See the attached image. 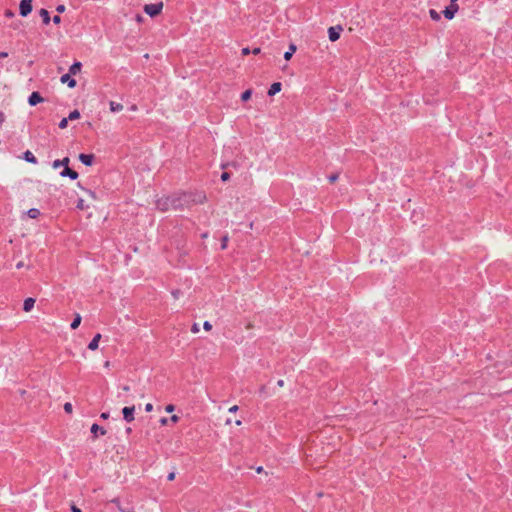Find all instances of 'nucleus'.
Wrapping results in <instances>:
<instances>
[{
    "label": "nucleus",
    "instance_id": "f257e3e1",
    "mask_svg": "<svg viewBox=\"0 0 512 512\" xmlns=\"http://www.w3.org/2000/svg\"><path fill=\"white\" fill-rule=\"evenodd\" d=\"M206 199V194L203 191L173 194L167 196L165 200L162 201V211L190 208L194 205L203 204Z\"/></svg>",
    "mask_w": 512,
    "mask_h": 512
},
{
    "label": "nucleus",
    "instance_id": "f03ea898",
    "mask_svg": "<svg viewBox=\"0 0 512 512\" xmlns=\"http://www.w3.org/2000/svg\"><path fill=\"white\" fill-rule=\"evenodd\" d=\"M85 194L87 195V199L85 198H79L77 202V208L79 210H86L90 207V204L96 200V195L94 192L90 190H84Z\"/></svg>",
    "mask_w": 512,
    "mask_h": 512
},
{
    "label": "nucleus",
    "instance_id": "7ed1b4c3",
    "mask_svg": "<svg viewBox=\"0 0 512 512\" xmlns=\"http://www.w3.org/2000/svg\"><path fill=\"white\" fill-rule=\"evenodd\" d=\"M343 31L341 25L332 26L328 29V37L331 42H335L340 38V33Z\"/></svg>",
    "mask_w": 512,
    "mask_h": 512
},
{
    "label": "nucleus",
    "instance_id": "20e7f679",
    "mask_svg": "<svg viewBox=\"0 0 512 512\" xmlns=\"http://www.w3.org/2000/svg\"><path fill=\"white\" fill-rule=\"evenodd\" d=\"M20 15L26 17L32 11V0H21Z\"/></svg>",
    "mask_w": 512,
    "mask_h": 512
},
{
    "label": "nucleus",
    "instance_id": "39448f33",
    "mask_svg": "<svg viewBox=\"0 0 512 512\" xmlns=\"http://www.w3.org/2000/svg\"><path fill=\"white\" fill-rule=\"evenodd\" d=\"M144 11L151 17L160 14V4H147L144 7Z\"/></svg>",
    "mask_w": 512,
    "mask_h": 512
},
{
    "label": "nucleus",
    "instance_id": "423d86ee",
    "mask_svg": "<svg viewBox=\"0 0 512 512\" xmlns=\"http://www.w3.org/2000/svg\"><path fill=\"white\" fill-rule=\"evenodd\" d=\"M134 411L135 407H124L122 409L123 417L127 422H132L134 420Z\"/></svg>",
    "mask_w": 512,
    "mask_h": 512
},
{
    "label": "nucleus",
    "instance_id": "0eeeda50",
    "mask_svg": "<svg viewBox=\"0 0 512 512\" xmlns=\"http://www.w3.org/2000/svg\"><path fill=\"white\" fill-rule=\"evenodd\" d=\"M458 11V5L457 4H450L448 7L445 8L443 11L444 16L447 19H452L455 16V13Z\"/></svg>",
    "mask_w": 512,
    "mask_h": 512
},
{
    "label": "nucleus",
    "instance_id": "6e6552de",
    "mask_svg": "<svg viewBox=\"0 0 512 512\" xmlns=\"http://www.w3.org/2000/svg\"><path fill=\"white\" fill-rule=\"evenodd\" d=\"M43 101H44L43 97L38 92H32L28 98V103L31 106H35Z\"/></svg>",
    "mask_w": 512,
    "mask_h": 512
},
{
    "label": "nucleus",
    "instance_id": "1a4fd4ad",
    "mask_svg": "<svg viewBox=\"0 0 512 512\" xmlns=\"http://www.w3.org/2000/svg\"><path fill=\"white\" fill-rule=\"evenodd\" d=\"M61 83L67 84L69 88H74L76 86V80L71 77V74L67 73L61 76Z\"/></svg>",
    "mask_w": 512,
    "mask_h": 512
},
{
    "label": "nucleus",
    "instance_id": "9d476101",
    "mask_svg": "<svg viewBox=\"0 0 512 512\" xmlns=\"http://www.w3.org/2000/svg\"><path fill=\"white\" fill-rule=\"evenodd\" d=\"M95 156L93 154H80L78 159L86 166H91L94 162Z\"/></svg>",
    "mask_w": 512,
    "mask_h": 512
},
{
    "label": "nucleus",
    "instance_id": "9b49d317",
    "mask_svg": "<svg viewBox=\"0 0 512 512\" xmlns=\"http://www.w3.org/2000/svg\"><path fill=\"white\" fill-rule=\"evenodd\" d=\"M62 177H70L71 179L75 180L78 178V173L72 169H70L68 166L64 168V170L60 173Z\"/></svg>",
    "mask_w": 512,
    "mask_h": 512
},
{
    "label": "nucleus",
    "instance_id": "f8f14e48",
    "mask_svg": "<svg viewBox=\"0 0 512 512\" xmlns=\"http://www.w3.org/2000/svg\"><path fill=\"white\" fill-rule=\"evenodd\" d=\"M35 302L34 298H26L23 303V310L25 312H30L34 308Z\"/></svg>",
    "mask_w": 512,
    "mask_h": 512
},
{
    "label": "nucleus",
    "instance_id": "ddd939ff",
    "mask_svg": "<svg viewBox=\"0 0 512 512\" xmlns=\"http://www.w3.org/2000/svg\"><path fill=\"white\" fill-rule=\"evenodd\" d=\"M281 87H282V84L280 82H274L268 90V95L274 96L275 94H277L278 92L281 91Z\"/></svg>",
    "mask_w": 512,
    "mask_h": 512
},
{
    "label": "nucleus",
    "instance_id": "4468645a",
    "mask_svg": "<svg viewBox=\"0 0 512 512\" xmlns=\"http://www.w3.org/2000/svg\"><path fill=\"white\" fill-rule=\"evenodd\" d=\"M100 339H101V334H100V333H97V334L93 337V339L91 340V342L89 343L88 348H89L90 350H93V351H94V350H96V349L98 348V346H99V341H100Z\"/></svg>",
    "mask_w": 512,
    "mask_h": 512
},
{
    "label": "nucleus",
    "instance_id": "2eb2a0df",
    "mask_svg": "<svg viewBox=\"0 0 512 512\" xmlns=\"http://www.w3.org/2000/svg\"><path fill=\"white\" fill-rule=\"evenodd\" d=\"M180 417L177 414L170 416L169 418L162 417V425L175 424L179 421Z\"/></svg>",
    "mask_w": 512,
    "mask_h": 512
},
{
    "label": "nucleus",
    "instance_id": "dca6fc26",
    "mask_svg": "<svg viewBox=\"0 0 512 512\" xmlns=\"http://www.w3.org/2000/svg\"><path fill=\"white\" fill-rule=\"evenodd\" d=\"M69 162H70V160H69V158H68V157H65V158H63V159H61V160H55V161L53 162V168H54V169H57V168H59L60 166H64V168H65V167H67V166L69 165Z\"/></svg>",
    "mask_w": 512,
    "mask_h": 512
},
{
    "label": "nucleus",
    "instance_id": "f3484780",
    "mask_svg": "<svg viewBox=\"0 0 512 512\" xmlns=\"http://www.w3.org/2000/svg\"><path fill=\"white\" fill-rule=\"evenodd\" d=\"M91 433H93L94 436L96 437L98 435V433L100 435H105L106 434V430L103 427L99 426L98 424H93L91 426Z\"/></svg>",
    "mask_w": 512,
    "mask_h": 512
},
{
    "label": "nucleus",
    "instance_id": "a211bd4d",
    "mask_svg": "<svg viewBox=\"0 0 512 512\" xmlns=\"http://www.w3.org/2000/svg\"><path fill=\"white\" fill-rule=\"evenodd\" d=\"M296 49L297 47L295 44H290L288 51L284 53V59L289 61L292 58L293 54L295 53Z\"/></svg>",
    "mask_w": 512,
    "mask_h": 512
},
{
    "label": "nucleus",
    "instance_id": "6ab92c4d",
    "mask_svg": "<svg viewBox=\"0 0 512 512\" xmlns=\"http://www.w3.org/2000/svg\"><path fill=\"white\" fill-rule=\"evenodd\" d=\"M82 64L80 62H75L69 68V74L76 75L81 71Z\"/></svg>",
    "mask_w": 512,
    "mask_h": 512
},
{
    "label": "nucleus",
    "instance_id": "aec40b11",
    "mask_svg": "<svg viewBox=\"0 0 512 512\" xmlns=\"http://www.w3.org/2000/svg\"><path fill=\"white\" fill-rule=\"evenodd\" d=\"M24 159L29 162V163H32V164H36L37 163V159L36 157L34 156V154L27 150L26 152H24V155H23Z\"/></svg>",
    "mask_w": 512,
    "mask_h": 512
},
{
    "label": "nucleus",
    "instance_id": "412c9836",
    "mask_svg": "<svg viewBox=\"0 0 512 512\" xmlns=\"http://www.w3.org/2000/svg\"><path fill=\"white\" fill-rule=\"evenodd\" d=\"M110 110L112 112H119L123 110V105L114 101L110 102Z\"/></svg>",
    "mask_w": 512,
    "mask_h": 512
},
{
    "label": "nucleus",
    "instance_id": "4be33fe9",
    "mask_svg": "<svg viewBox=\"0 0 512 512\" xmlns=\"http://www.w3.org/2000/svg\"><path fill=\"white\" fill-rule=\"evenodd\" d=\"M27 215L31 219H36L40 215V211L37 208H31L27 211Z\"/></svg>",
    "mask_w": 512,
    "mask_h": 512
},
{
    "label": "nucleus",
    "instance_id": "5701e85b",
    "mask_svg": "<svg viewBox=\"0 0 512 512\" xmlns=\"http://www.w3.org/2000/svg\"><path fill=\"white\" fill-rule=\"evenodd\" d=\"M81 316L80 314H76L75 315V318L73 319L72 323H71V329L75 330L79 327V325L81 324Z\"/></svg>",
    "mask_w": 512,
    "mask_h": 512
},
{
    "label": "nucleus",
    "instance_id": "b1692460",
    "mask_svg": "<svg viewBox=\"0 0 512 512\" xmlns=\"http://www.w3.org/2000/svg\"><path fill=\"white\" fill-rule=\"evenodd\" d=\"M40 16L42 17L43 22L45 24H48L50 22V15H49V12L46 9H41L40 10Z\"/></svg>",
    "mask_w": 512,
    "mask_h": 512
},
{
    "label": "nucleus",
    "instance_id": "393cba45",
    "mask_svg": "<svg viewBox=\"0 0 512 512\" xmlns=\"http://www.w3.org/2000/svg\"><path fill=\"white\" fill-rule=\"evenodd\" d=\"M67 118L68 120H77L80 118V112L78 110H73Z\"/></svg>",
    "mask_w": 512,
    "mask_h": 512
},
{
    "label": "nucleus",
    "instance_id": "a878e982",
    "mask_svg": "<svg viewBox=\"0 0 512 512\" xmlns=\"http://www.w3.org/2000/svg\"><path fill=\"white\" fill-rule=\"evenodd\" d=\"M252 95V90L248 89L241 94L242 101H248Z\"/></svg>",
    "mask_w": 512,
    "mask_h": 512
},
{
    "label": "nucleus",
    "instance_id": "bb28decb",
    "mask_svg": "<svg viewBox=\"0 0 512 512\" xmlns=\"http://www.w3.org/2000/svg\"><path fill=\"white\" fill-rule=\"evenodd\" d=\"M66 413L71 414L73 412V406L70 402H66L63 406Z\"/></svg>",
    "mask_w": 512,
    "mask_h": 512
},
{
    "label": "nucleus",
    "instance_id": "cd10ccee",
    "mask_svg": "<svg viewBox=\"0 0 512 512\" xmlns=\"http://www.w3.org/2000/svg\"><path fill=\"white\" fill-rule=\"evenodd\" d=\"M429 14H430V17L433 19V20H439L440 19V16L439 14L434 10V9H431L429 11Z\"/></svg>",
    "mask_w": 512,
    "mask_h": 512
},
{
    "label": "nucleus",
    "instance_id": "c85d7f7f",
    "mask_svg": "<svg viewBox=\"0 0 512 512\" xmlns=\"http://www.w3.org/2000/svg\"><path fill=\"white\" fill-rule=\"evenodd\" d=\"M227 243H228V236L225 235L221 239V249H223V250L226 249Z\"/></svg>",
    "mask_w": 512,
    "mask_h": 512
},
{
    "label": "nucleus",
    "instance_id": "c756f323",
    "mask_svg": "<svg viewBox=\"0 0 512 512\" xmlns=\"http://www.w3.org/2000/svg\"><path fill=\"white\" fill-rule=\"evenodd\" d=\"M68 126V118H63L59 123L60 129H65Z\"/></svg>",
    "mask_w": 512,
    "mask_h": 512
},
{
    "label": "nucleus",
    "instance_id": "7c9ffc66",
    "mask_svg": "<svg viewBox=\"0 0 512 512\" xmlns=\"http://www.w3.org/2000/svg\"><path fill=\"white\" fill-rule=\"evenodd\" d=\"M230 179V174L228 172H223L222 175H221V180L222 181H227Z\"/></svg>",
    "mask_w": 512,
    "mask_h": 512
},
{
    "label": "nucleus",
    "instance_id": "2f4dec72",
    "mask_svg": "<svg viewBox=\"0 0 512 512\" xmlns=\"http://www.w3.org/2000/svg\"><path fill=\"white\" fill-rule=\"evenodd\" d=\"M203 328L206 330V331H209L212 329V325L209 321H205L204 324H203Z\"/></svg>",
    "mask_w": 512,
    "mask_h": 512
},
{
    "label": "nucleus",
    "instance_id": "473e14b6",
    "mask_svg": "<svg viewBox=\"0 0 512 512\" xmlns=\"http://www.w3.org/2000/svg\"><path fill=\"white\" fill-rule=\"evenodd\" d=\"M175 410V406L172 404H169L165 407V411L168 413H172Z\"/></svg>",
    "mask_w": 512,
    "mask_h": 512
},
{
    "label": "nucleus",
    "instance_id": "72a5a7b5",
    "mask_svg": "<svg viewBox=\"0 0 512 512\" xmlns=\"http://www.w3.org/2000/svg\"><path fill=\"white\" fill-rule=\"evenodd\" d=\"M331 183H334L338 179V174H332L328 177Z\"/></svg>",
    "mask_w": 512,
    "mask_h": 512
},
{
    "label": "nucleus",
    "instance_id": "f704fd0d",
    "mask_svg": "<svg viewBox=\"0 0 512 512\" xmlns=\"http://www.w3.org/2000/svg\"><path fill=\"white\" fill-rule=\"evenodd\" d=\"M241 53H242V55H243V56H245V55L250 54V53H251V51H250V49H249V48L245 47V48H243V49L241 50Z\"/></svg>",
    "mask_w": 512,
    "mask_h": 512
},
{
    "label": "nucleus",
    "instance_id": "c9c22d12",
    "mask_svg": "<svg viewBox=\"0 0 512 512\" xmlns=\"http://www.w3.org/2000/svg\"><path fill=\"white\" fill-rule=\"evenodd\" d=\"M52 20H53V22H54L55 24H60V22H61V17H60V16H58V15H56V16H54V17H53V19H52Z\"/></svg>",
    "mask_w": 512,
    "mask_h": 512
},
{
    "label": "nucleus",
    "instance_id": "e433bc0d",
    "mask_svg": "<svg viewBox=\"0 0 512 512\" xmlns=\"http://www.w3.org/2000/svg\"><path fill=\"white\" fill-rule=\"evenodd\" d=\"M56 11H57L58 13H62V12H64V11H65V6H64V5H59V6H57Z\"/></svg>",
    "mask_w": 512,
    "mask_h": 512
},
{
    "label": "nucleus",
    "instance_id": "4c0bfd02",
    "mask_svg": "<svg viewBox=\"0 0 512 512\" xmlns=\"http://www.w3.org/2000/svg\"><path fill=\"white\" fill-rule=\"evenodd\" d=\"M5 16L8 17V18H11L14 16V12L11 11V10H6L5 11Z\"/></svg>",
    "mask_w": 512,
    "mask_h": 512
},
{
    "label": "nucleus",
    "instance_id": "58836bf2",
    "mask_svg": "<svg viewBox=\"0 0 512 512\" xmlns=\"http://www.w3.org/2000/svg\"><path fill=\"white\" fill-rule=\"evenodd\" d=\"M191 331H192L193 333H197V332L199 331V327H198V325H197L196 323H195V324H193V326H192V328H191Z\"/></svg>",
    "mask_w": 512,
    "mask_h": 512
},
{
    "label": "nucleus",
    "instance_id": "ea45409f",
    "mask_svg": "<svg viewBox=\"0 0 512 512\" xmlns=\"http://www.w3.org/2000/svg\"><path fill=\"white\" fill-rule=\"evenodd\" d=\"M174 478H175V472H170V473L168 474V476H167V479H168L169 481L174 480Z\"/></svg>",
    "mask_w": 512,
    "mask_h": 512
},
{
    "label": "nucleus",
    "instance_id": "a19ab883",
    "mask_svg": "<svg viewBox=\"0 0 512 512\" xmlns=\"http://www.w3.org/2000/svg\"><path fill=\"white\" fill-rule=\"evenodd\" d=\"M152 409H153V405H152L151 403L146 404V406H145V410H146L147 412L152 411Z\"/></svg>",
    "mask_w": 512,
    "mask_h": 512
},
{
    "label": "nucleus",
    "instance_id": "79ce46f5",
    "mask_svg": "<svg viewBox=\"0 0 512 512\" xmlns=\"http://www.w3.org/2000/svg\"><path fill=\"white\" fill-rule=\"evenodd\" d=\"M254 55H258L260 52H261V49L259 47H256L254 48L252 51H251Z\"/></svg>",
    "mask_w": 512,
    "mask_h": 512
},
{
    "label": "nucleus",
    "instance_id": "37998d69",
    "mask_svg": "<svg viewBox=\"0 0 512 512\" xmlns=\"http://www.w3.org/2000/svg\"><path fill=\"white\" fill-rule=\"evenodd\" d=\"M266 389H267L266 385H262V386L260 387V389H259L260 394H264V393H266Z\"/></svg>",
    "mask_w": 512,
    "mask_h": 512
},
{
    "label": "nucleus",
    "instance_id": "c03bdc74",
    "mask_svg": "<svg viewBox=\"0 0 512 512\" xmlns=\"http://www.w3.org/2000/svg\"><path fill=\"white\" fill-rule=\"evenodd\" d=\"M100 417H101L102 419L106 420V419H108V418H109V413H107V412H103V413L100 415Z\"/></svg>",
    "mask_w": 512,
    "mask_h": 512
},
{
    "label": "nucleus",
    "instance_id": "a18cd8bd",
    "mask_svg": "<svg viewBox=\"0 0 512 512\" xmlns=\"http://www.w3.org/2000/svg\"><path fill=\"white\" fill-rule=\"evenodd\" d=\"M237 410H238V406H237V405H234V406H232V407H230V408H229V412H231V413H234V412H236Z\"/></svg>",
    "mask_w": 512,
    "mask_h": 512
},
{
    "label": "nucleus",
    "instance_id": "49530a36",
    "mask_svg": "<svg viewBox=\"0 0 512 512\" xmlns=\"http://www.w3.org/2000/svg\"><path fill=\"white\" fill-rule=\"evenodd\" d=\"M23 267H24V262L23 261L18 262L17 265H16L17 269H20V268H23Z\"/></svg>",
    "mask_w": 512,
    "mask_h": 512
},
{
    "label": "nucleus",
    "instance_id": "de8ad7c7",
    "mask_svg": "<svg viewBox=\"0 0 512 512\" xmlns=\"http://www.w3.org/2000/svg\"><path fill=\"white\" fill-rule=\"evenodd\" d=\"M71 510H72V512H81V510L78 507H76L75 505H72Z\"/></svg>",
    "mask_w": 512,
    "mask_h": 512
},
{
    "label": "nucleus",
    "instance_id": "09e8293b",
    "mask_svg": "<svg viewBox=\"0 0 512 512\" xmlns=\"http://www.w3.org/2000/svg\"><path fill=\"white\" fill-rule=\"evenodd\" d=\"M8 57L7 52H0V59Z\"/></svg>",
    "mask_w": 512,
    "mask_h": 512
},
{
    "label": "nucleus",
    "instance_id": "8fccbe9b",
    "mask_svg": "<svg viewBox=\"0 0 512 512\" xmlns=\"http://www.w3.org/2000/svg\"><path fill=\"white\" fill-rule=\"evenodd\" d=\"M174 298H178V295L180 294V291L179 290H175L172 292Z\"/></svg>",
    "mask_w": 512,
    "mask_h": 512
},
{
    "label": "nucleus",
    "instance_id": "3c124183",
    "mask_svg": "<svg viewBox=\"0 0 512 512\" xmlns=\"http://www.w3.org/2000/svg\"><path fill=\"white\" fill-rule=\"evenodd\" d=\"M277 385H278L279 387H283V386H284V380H282V379L278 380V381H277Z\"/></svg>",
    "mask_w": 512,
    "mask_h": 512
},
{
    "label": "nucleus",
    "instance_id": "603ef678",
    "mask_svg": "<svg viewBox=\"0 0 512 512\" xmlns=\"http://www.w3.org/2000/svg\"><path fill=\"white\" fill-rule=\"evenodd\" d=\"M5 120L4 114L0 111V123H3Z\"/></svg>",
    "mask_w": 512,
    "mask_h": 512
},
{
    "label": "nucleus",
    "instance_id": "864d4df0",
    "mask_svg": "<svg viewBox=\"0 0 512 512\" xmlns=\"http://www.w3.org/2000/svg\"><path fill=\"white\" fill-rule=\"evenodd\" d=\"M110 366H111L110 361H105V362H104V367H105V368H109Z\"/></svg>",
    "mask_w": 512,
    "mask_h": 512
},
{
    "label": "nucleus",
    "instance_id": "5fc2aeb1",
    "mask_svg": "<svg viewBox=\"0 0 512 512\" xmlns=\"http://www.w3.org/2000/svg\"><path fill=\"white\" fill-rule=\"evenodd\" d=\"M256 472H257V473H262V472H263V467L259 466V467L256 469Z\"/></svg>",
    "mask_w": 512,
    "mask_h": 512
},
{
    "label": "nucleus",
    "instance_id": "6e6d98bb",
    "mask_svg": "<svg viewBox=\"0 0 512 512\" xmlns=\"http://www.w3.org/2000/svg\"><path fill=\"white\" fill-rule=\"evenodd\" d=\"M120 512H134L133 510H124V509H121L119 508Z\"/></svg>",
    "mask_w": 512,
    "mask_h": 512
},
{
    "label": "nucleus",
    "instance_id": "4d7b16f0",
    "mask_svg": "<svg viewBox=\"0 0 512 512\" xmlns=\"http://www.w3.org/2000/svg\"><path fill=\"white\" fill-rule=\"evenodd\" d=\"M123 390H124V391H129V387H128V386H124V387H123Z\"/></svg>",
    "mask_w": 512,
    "mask_h": 512
},
{
    "label": "nucleus",
    "instance_id": "13d9d810",
    "mask_svg": "<svg viewBox=\"0 0 512 512\" xmlns=\"http://www.w3.org/2000/svg\"><path fill=\"white\" fill-rule=\"evenodd\" d=\"M457 0H450V4H456Z\"/></svg>",
    "mask_w": 512,
    "mask_h": 512
},
{
    "label": "nucleus",
    "instance_id": "bf43d9fd",
    "mask_svg": "<svg viewBox=\"0 0 512 512\" xmlns=\"http://www.w3.org/2000/svg\"><path fill=\"white\" fill-rule=\"evenodd\" d=\"M228 166V164H222L221 167L225 169Z\"/></svg>",
    "mask_w": 512,
    "mask_h": 512
},
{
    "label": "nucleus",
    "instance_id": "052dcab7",
    "mask_svg": "<svg viewBox=\"0 0 512 512\" xmlns=\"http://www.w3.org/2000/svg\"><path fill=\"white\" fill-rule=\"evenodd\" d=\"M18 26H19V25H18V24H16V23H14V24H13V28H15V29H16V28H18Z\"/></svg>",
    "mask_w": 512,
    "mask_h": 512
},
{
    "label": "nucleus",
    "instance_id": "680f3d73",
    "mask_svg": "<svg viewBox=\"0 0 512 512\" xmlns=\"http://www.w3.org/2000/svg\"><path fill=\"white\" fill-rule=\"evenodd\" d=\"M317 496H318V497H322V496H323V493H322V492H320V493H318V494H317Z\"/></svg>",
    "mask_w": 512,
    "mask_h": 512
}]
</instances>
